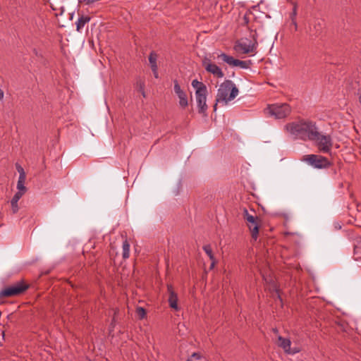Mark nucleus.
<instances>
[{"instance_id":"obj_25","label":"nucleus","mask_w":361,"mask_h":361,"mask_svg":"<svg viewBox=\"0 0 361 361\" xmlns=\"http://www.w3.org/2000/svg\"><path fill=\"white\" fill-rule=\"evenodd\" d=\"M297 10H298V5L296 3H293V7L292 12L290 13V20H296V16L298 14Z\"/></svg>"},{"instance_id":"obj_5","label":"nucleus","mask_w":361,"mask_h":361,"mask_svg":"<svg viewBox=\"0 0 361 361\" xmlns=\"http://www.w3.org/2000/svg\"><path fill=\"white\" fill-rule=\"evenodd\" d=\"M301 161L318 169H328L331 166V162L327 158L317 154L304 155L301 158Z\"/></svg>"},{"instance_id":"obj_4","label":"nucleus","mask_w":361,"mask_h":361,"mask_svg":"<svg viewBox=\"0 0 361 361\" xmlns=\"http://www.w3.org/2000/svg\"><path fill=\"white\" fill-rule=\"evenodd\" d=\"M243 217L246 221L252 238L257 240L262 223L261 219L257 216L250 214L245 207H244L243 210Z\"/></svg>"},{"instance_id":"obj_23","label":"nucleus","mask_w":361,"mask_h":361,"mask_svg":"<svg viewBox=\"0 0 361 361\" xmlns=\"http://www.w3.org/2000/svg\"><path fill=\"white\" fill-rule=\"evenodd\" d=\"M135 312L140 319H143L147 314L146 310L142 307H137L136 308Z\"/></svg>"},{"instance_id":"obj_32","label":"nucleus","mask_w":361,"mask_h":361,"mask_svg":"<svg viewBox=\"0 0 361 361\" xmlns=\"http://www.w3.org/2000/svg\"><path fill=\"white\" fill-rule=\"evenodd\" d=\"M152 71L153 72V74H154V76L155 78H159V74H158V67H155V68H152Z\"/></svg>"},{"instance_id":"obj_2","label":"nucleus","mask_w":361,"mask_h":361,"mask_svg":"<svg viewBox=\"0 0 361 361\" xmlns=\"http://www.w3.org/2000/svg\"><path fill=\"white\" fill-rule=\"evenodd\" d=\"M238 92V87L232 80H225L217 90L216 103L224 102V104H227L236 97Z\"/></svg>"},{"instance_id":"obj_13","label":"nucleus","mask_w":361,"mask_h":361,"mask_svg":"<svg viewBox=\"0 0 361 361\" xmlns=\"http://www.w3.org/2000/svg\"><path fill=\"white\" fill-rule=\"evenodd\" d=\"M324 25V23L323 20H316L314 22L313 28H310V35L314 37L319 36L322 32Z\"/></svg>"},{"instance_id":"obj_10","label":"nucleus","mask_w":361,"mask_h":361,"mask_svg":"<svg viewBox=\"0 0 361 361\" xmlns=\"http://www.w3.org/2000/svg\"><path fill=\"white\" fill-rule=\"evenodd\" d=\"M202 66L207 72L213 74L218 78H221L224 76V74L221 69L215 63H212L211 62V60L207 58H204L203 59Z\"/></svg>"},{"instance_id":"obj_7","label":"nucleus","mask_w":361,"mask_h":361,"mask_svg":"<svg viewBox=\"0 0 361 361\" xmlns=\"http://www.w3.org/2000/svg\"><path fill=\"white\" fill-rule=\"evenodd\" d=\"M253 43H247V41H248L247 39H245V40L241 39L240 41H237L234 45V49L236 51L240 52L242 54L252 53L256 49L257 45V39L255 35H253Z\"/></svg>"},{"instance_id":"obj_8","label":"nucleus","mask_w":361,"mask_h":361,"mask_svg":"<svg viewBox=\"0 0 361 361\" xmlns=\"http://www.w3.org/2000/svg\"><path fill=\"white\" fill-rule=\"evenodd\" d=\"M316 142L318 149L323 153L330 152L333 142L330 135H324L319 133L318 138L313 140Z\"/></svg>"},{"instance_id":"obj_16","label":"nucleus","mask_w":361,"mask_h":361,"mask_svg":"<svg viewBox=\"0 0 361 361\" xmlns=\"http://www.w3.org/2000/svg\"><path fill=\"white\" fill-rule=\"evenodd\" d=\"M218 58L221 59L225 63H228L229 66L235 67L237 66L238 60L234 59L233 56H228L225 53H221L218 56Z\"/></svg>"},{"instance_id":"obj_1","label":"nucleus","mask_w":361,"mask_h":361,"mask_svg":"<svg viewBox=\"0 0 361 361\" xmlns=\"http://www.w3.org/2000/svg\"><path fill=\"white\" fill-rule=\"evenodd\" d=\"M286 128L290 133L304 141L316 140L319 135L316 123L310 120L288 123Z\"/></svg>"},{"instance_id":"obj_15","label":"nucleus","mask_w":361,"mask_h":361,"mask_svg":"<svg viewBox=\"0 0 361 361\" xmlns=\"http://www.w3.org/2000/svg\"><path fill=\"white\" fill-rule=\"evenodd\" d=\"M23 196L22 192H17L13 195V198L11 200V204L12 207V212L13 214H16L18 211V202Z\"/></svg>"},{"instance_id":"obj_30","label":"nucleus","mask_w":361,"mask_h":361,"mask_svg":"<svg viewBox=\"0 0 361 361\" xmlns=\"http://www.w3.org/2000/svg\"><path fill=\"white\" fill-rule=\"evenodd\" d=\"M137 87H138V91L139 92H143V90H145V83L142 81H137Z\"/></svg>"},{"instance_id":"obj_24","label":"nucleus","mask_w":361,"mask_h":361,"mask_svg":"<svg viewBox=\"0 0 361 361\" xmlns=\"http://www.w3.org/2000/svg\"><path fill=\"white\" fill-rule=\"evenodd\" d=\"M252 64V62L250 60H247V61H240V60H238V63H237V66H239L241 68H243V69H247V68H250V66Z\"/></svg>"},{"instance_id":"obj_35","label":"nucleus","mask_w":361,"mask_h":361,"mask_svg":"<svg viewBox=\"0 0 361 361\" xmlns=\"http://www.w3.org/2000/svg\"><path fill=\"white\" fill-rule=\"evenodd\" d=\"M141 93H142V95L143 96V97H146L145 90H143V92H141Z\"/></svg>"},{"instance_id":"obj_6","label":"nucleus","mask_w":361,"mask_h":361,"mask_svg":"<svg viewBox=\"0 0 361 361\" xmlns=\"http://www.w3.org/2000/svg\"><path fill=\"white\" fill-rule=\"evenodd\" d=\"M269 114L274 116L276 119H281L287 117L291 112V107L287 103L274 104L267 107Z\"/></svg>"},{"instance_id":"obj_20","label":"nucleus","mask_w":361,"mask_h":361,"mask_svg":"<svg viewBox=\"0 0 361 361\" xmlns=\"http://www.w3.org/2000/svg\"><path fill=\"white\" fill-rule=\"evenodd\" d=\"M26 177H19L17 183L18 192H22L23 195L26 192L27 188L24 185Z\"/></svg>"},{"instance_id":"obj_31","label":"nucleus","mask_w":361,"mask_h":361,"mask_svg":"<svg viewBox=\"0 0 361 361\" xmlns=\"http://www.w3.org/2000/svg\"><path fill=\"white\" fill-rule=\"evenodd\" d=\"M290 27H293L294 32H296L298 30V27L296 20H291Z\"/></svg>"},{"instance_id":"obj_18","label":"nucleus","mask_w":361,"mask_h":361,"mask_svg":"<svg viewBox=\"0 0 361 361\" xmlns=\"http://www.w3.org/2000/svg\"><path fill=\"white\" fill-rule=\"evenodd\" d=\"M179 99V105L181 108L185 109L188 105V97L183 91L180 93L176 94Z\"/></svg>"},{"instance_id":"obj_19","label":"nucleus","mask_w":361,"mask_h":361,"mask_svg":"<svg viewBox=\"0 0 361 361\" xmlns=\"http://www.w3.org/2000/svg\"><path fill=\"white\" fill-rule=\"evenodd\" d=\"M192 86L196 89V90H201L202 92H207V86L202 82H199L197 80H193L192 81Z\"/></svg>"},{"instance_id":"obj_17","label":"nucleus","mask_w":361,"mask_h":361,"mask_svg":"<svg viewBox=\"0 0 361 361\" xmlns=\"http://www.w3.org/2000/svg\"><path fill=\"white\" fill-rule=\"evenodd\" d=\"M203 250L206 252V254L208 255L209 259L212 261L211 265H210V269H212L216 264V259L214 257V255L212 252V249L210 245H205L202 247Z\"/></svg>"},{"instance_id":"obj_21","label":"nucleus","mask_w":361,"mask_h":361,"mask_svg":"<svg viewBox=\"0 0 361 361\" xmlns=\"http://www.w3.org/2000/svg\"><path fill=\"white\" fill-rule=\"evenodd\" d=\"M157 54L154 51L150 52L149 55V61L151 68L158 67L157 64Z\"/></svg>"},{"instance_id":"obj_34","label":"nucleus","mask_w":361,"mask_h":361,"mask_svg":"<svg viewBox=\"0 0 361 361\" xmlns=\"http://www.w3.org/2000/svg\"><path fill=\"white\" fill-rule=\"evenodd\" d=\"M217 104L218 103H216V102H215L214 106H213V109H214V111H216V109H217Z\"/></svg>"},{"instance_id":"obj_14","label":"nucleus","mask_w":361,"mask_h":361,"mask_svg":"<svg viewBox=\"0 0 361 361\" xmlns=\"http://www.w3.org/2000/svg\"><path fill=\"white\" fill-rule=\"evenodd\" d=\"M79 18L76 22V30L80 32L84 27L85 25L90 22L91 18L89 16H85L83 14H79Z\"/></svg>"},{"instance_id":"obj_3","label":"nucleus","mask_w":361,"mask_h":361,"mask_svg":"<svg viewBox=\"0 0 361 361\" xmlns=\"http://www.w3.org/2000/svg\"><path fill=\"white\" fill-rule=\"evenodd\" d=\"M29 288L30 285L28 283H25L24 280H20L2 289L0 291V299L20 295Z\"/></svg>"},{"instance_id":"obj_36","label":"nucleus","mask_w":361,"mask_h":361,"mask_svg":"<svg viewBox=\"0 0 361 361\" xmlns=\"http://www.w3.org/2000/svg\"><path fill=\"white\" fill-rule=\"evenodd\" d=\"M278 298H279L280 300H282L281 297V295H280L279 294H278Z\"/></svg>"},{"instance_id":"obj_26","label":"nucleus","mask_w":361,"mask_h":361,"mask_svg":"<svg viewBox=\"0 0 361 361\" xmlns=\"http://www.w3.org/2000/svg\"><path fill=\"white\" fill-rule=\"evenodd\" d=\"M356 240L360 245H354V255H357L361 250V238H357Z\"/></svg>"},{"instance_id":"obj_11","label":"nucleus","mask_w":361,"mask_h":361,"mask_svg":"<svg viewBox=\"0 0 361 361\" xmlns=\"http://www.w3.org/2000/svg\"><path fill=\"white\" fill-rule=\"evenodd\" d=\"M167 290L169 293V298L168 302L169 307L171 309H173L176 311L180 310V307L178 305V295L177 293L173 290V286L171 284L167 285Z\"/></svg>"},{"instance_id":"obj_9","label":"nucleus","mask_w":361,"mask_h":361,"mask_svg":"<svg viewBox=\"0 0 361 361\" xmlns=\"http://www.w3.org/2000/svg\"><path fill=\"white\" fill-rule=\"evenodd\" d=\"M207 92H202L201 90L195 91V97L198 108V113L203 116H207V104L206 103Z\"/></svg>"},{"instance_id":"obj_29","label":"nucleus","mask_w":361,"mask_h":361,"mask_svg":"<svg viewBox=\"0 0 361 361\" xmlns=\"http://www.w3.org/2000/svg\"><path fill=\"white\" fill-rule=\"evenodd\" d=\"M201 356L197 353H193L190 357H189L187 360V361H193V360H199L200 359Z\"/></svg>"},{"instance_id":"obj_33","label":"nucleus","mask_w":361,"mask_h":361,"mask_svg":"<svg viewBox=\"0 0 361 361\" xmlns=\"http://www.w3.org/2000/svg\"><path fill=\"white\" fill-rule=\"evenodd\" d=\"M4 93L1 89H0V101L4 99Z\"/></svg>"},{"instance_id":"obj_28","label":"nucleus","mask_w":361,"mask_h":361,"mask_svg":"<svg viewBox=\"0 0 361 361\" xmlns=\"http://www.w3.org/2000/svg\"><path fill=\"white\" fill-rule=\"evenodd\" d=\"M174 83V92L176 94L180 93L183 92V90H181L180 85L178 84V82L177 80H173Z\"/></svg>"},{"instance_id":"obj_22","label":"nucleus","mask_w":361,"mask_h":361,"mask_svg":"<svg viewBox=\"0 0 361 361\" xmlns=\"http://www.w3.org/2000/svg\"><path fill=\"white\" fill-rule=\"evenodd\" d=\"M130 252V245L127 240H125L123 243V257L127 259L129 257Z\"/></svg>"},{"instance_id":"obj_27","label":"nucleus","mask_w":361,"mask_h":361,"mask_svg":"<svg viewBox=\"0 0 361 361\" xmlns=\"http://www.w3.org/2000/svg\"><path fill=\"white\" fill-rule=\"evenodd\" d=\"M16 168L19 173V177H26V174L23 168L19 164H16Z\"/></svg>"},{"instance_id":"obj_12","label":"nucleus","mask_w":361,"mask_h":361,"mask_svg":"<svg viewBox=\"0 0 361 361\" xmlns=\"http://www.w3.org/2000/svg\"><path fill=\"white\" fill-rule=\"evenodd\" d=\"M291 342L290 339L285 338L281 336L278 338V345L281 348H282L284 351L288 354H295L299 352V350L298 348H290Z\"/></svg>"}]
</instances>
